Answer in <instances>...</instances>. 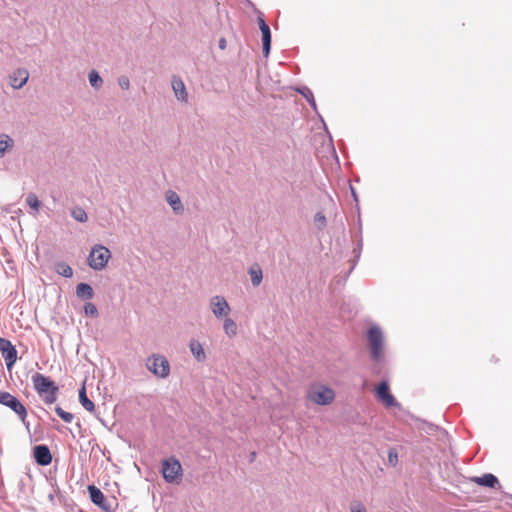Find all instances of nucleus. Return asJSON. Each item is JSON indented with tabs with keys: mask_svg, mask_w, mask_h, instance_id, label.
<instances>
[{
	"mask_svg": "<svg viewBox=\"0 0 512 512\" xmlns=\"http://www.w3.org/2000/svg\"><path fill=\"white\" fill-rule=\"evenodd\" d=\"M308 399L317 405H329L335 399V392L325 385L315 386L309 390Z\"/></svg>",
	"mask_w": 512,
	"mask_h": 512,
	"instance_id": "7",
	"label": "nucleus"
},
{
	"mask_svg": "<svg viewBox=\"0 0 512 512\" xmlns=\"http://www.w3.org/2000/svg\"><path fill=\"white\" fill-rule=\"evenodd\" d=\"M258 24H259V28H260L261 33H262V50H263V55L265 57H268L269 53H270V49H271V31H270V27L268 26V24L265 22V20L261 16L258 17Z\"/></svg>",
	"mask_w": 512,
	"mask_h": 512,
	"instance_id": "10",
	"label": "nucleus"
},
{
	"mask_svg": "<svg viewBox=\"0 0 512 512\" xmlns=\"http://www.w3.org/2000/svg\"><path fill=\"white\" fill-rule=\"evenodd\" d=\"M29 73L26 69H18L11 76V86L15 89L22 88L28 81Z\"/></svg>",
	"mask_w": 512,
	"mask_h": 512,
	"instance_id": "15",
	"label": "nucleus"
},
{
	"mask_svg": "<svg viewBox=\"0 0 512 512\" xmlns=\"http://www.w3.org/2000/svg\"><path fill=\"white\" fill-rule=\"evenodd\" d=\"M172 89L174 91L175 97L181 102L188 101V93L186 91L185 84L183 80L178 76H173L172 78Z\"/></svg>",
	"mask_w": 512,
	"mask_h": 512,
	"instance_id": "14",
	"label": "nucleus"
},
{
	"mask_svg": "<svg viewBox=\"0 0 512 512\" xmlns=\"http://www.w3.org/2000/svg\"><path fill=\"white\" fill-rule=\"evenodd\" d=\"M368 343L372 360H381L384 337L381 329L378 326H373L368 330Z\"/></svg>",
	"mask_w": 512,
	"mask_h": 512,
	"instance_id": "5",
	"label": "nucleus"
},
{
	"mask_svg": "<svg viewBox=\"0 0 512 512\" xmlns=\"http://www.w3.org/2000/svg\"><path fill=\"white\" fill-rule=\"evenodd\" d=\"M210 308L216 318L227 317L231 308L223 296L216 295L210 299Z\"/></svg>",
	"mask_w": 512,
	"mask_h": 512,
	"instance_id": "8",
	"label": "nucleus"
},
{
	"mask_svg": "<svg viewBox=\"0 0 512 512\" xmlns=\"http://www.w3.org/2000/svg\"><path fill=\"white\" fill-rule=\"evenodd\" d=\"M166 201L171 206L174 213H176V214L183 213L184 206L181 202L179 195L176 192H174L172 190L167 191L166 192Z\"/></svg>",
	"mask_w": 512,
	"mask_h": 512,
	"instance_id": "16",
	"label": "nucleus"
},
{
	"mask_svg": "<svg viewBox=\"0 0 512 512\" xmlns=\"http://www.w3.org/2000/svg\"><path fill=\"white\" fill-rule=\"evenodd\" d=\"M26 202L34 210H38L40 208V201L38 200L37 196L33 193L28 194Z\"/></svg>",
	"mask_w": 512,
	"mask_h": 512,
	"instance_id": "29",
	"label": "nucleus"
},
{
	"mask_svg": "<svg viewBox=\"0 0 512 512\" xmlns=\"http://www.w3.org/2000/svg\"><path fill=\"white\" fill-rule=\"evenodd\" d=\"M76 295L82 300H90L94 296V291L91 285L87 283H79L76 287Z\"/></svg>",
	"mask_w": 512,
	"mask_h": 512,
	"instance_id": "20",
	"label": "nucleus"
},
{
	"mask_svg": "<svg viewBox=\"0 0 512 512\" xmlns=\"http://www.w3.org/2000/svg\"><path fill=\"white\" fill-rule=\"evenodd\" d=\"M12 140L5 135L4 138H0V156H4Z\"/></svg>",
	"mask_w": 512,
	"mask_h": 512,
	"instance_id": "31",
	"label": "nucleus"
},
{
	"mask_svg": "<svg viewBox=\"0 0 512 512\" xmlns=\"http://www.w3.org/2000/svg\"><path fill=\"white\" fill-rule=\"evenodd\" d=\"M147 369L156 377L165 379L170 375V364L167 358L160 354H153L147 359Z\"/></svg>",
	"mask_w": 512,
	"mask_h": 512,
	"instance_id": "4",
	"label": "nucleus"
},
{
	"mask_svg": "<svg viewBox=\"0 0 512 512\" xmlns=\"http://www.w3.org/2000/svg\"><path fill=\"white\" fill-rule=\"evenodd\" d=\"M297 91L303 95V97L308 101V103L311 105L313 110L316 111L317 105H316L312 91L306 86H304L302 88H298Z\"/></svg>",
	"mask_w": 512,
	"mask_h": 512,
	"instance_id": "23",
	"label": "nucleus"
},
{
	"mask_svg": "<svg viewBox=\"0 0 512 512\" xmlns=\"http://www.w3.org/2000/svg\"><path fill=\"white\" fill-rule=\"evenodd\" d=\"M31 380L34 389L46 404H52L57 400L59 388L49 377L37 372L32 375Z\"/></svg>",
	"mask_w": 512,
	"mask_h": 512,
	"instance_id": "1",
	"label": "nucleus"
},
{
	"mask_svg": "<svg viewBox=\"0 0 512 512\" xmlns=\"http://www.w3.org/2000/svg\"><path fill=\"white\" fill-rule=\"evenodd\" d=\"M377 396L388 406V407H396L399 404L395 400L394 396L389 391L388 383L383 381L381 382L376 390Z\"/></svg>",
	"mask_w": 512,
	"mask_h": 512,
	"instance_id": "12",
	"label": "nucleus"
},
{
	"mask_svg": "<svg viewBox=\"0 0 512 512\" xmlns=\"http://www.w3.org/2000/svg\"><path fill=\"white\" fill-rule=\"evenodd\" d=\"M351 192H352V196L354 197V199L357 200L356 192L352 187H351Z\"/></svg>",
	"mask_w": 512,
	"mask_h": 512,
	"instance_id": "37",
	"label": "nucleus"
},
{
	"mask_svg": "<svg viewBox=\"0 0 512 512\" xmlns=\"http://www.w3.org/2000/svg\"><path fill=\"white\" fill-rule=\"evenodd\" d=\"M471 481L476 483L477 485L484 487H489L493 489L501 488L498 478L491 473H487L482 476H475L471 479Z\"/></svg>",
	"mask_w": 512,
	"mask_h": 512,
	"instance_id": "13",
	"label": "nucleus"
},
{
	"mask_svg": "<svg viewBox=\"0 0 512 512\" xmlns=\"http://www.w3.org/2000/svg\"><path fill=\"white\" fill-rule=\"evenodd\" d=\"M351 512H367L366 507L360 501H353L350 505Z\"/></svg>",
	"mask_w": 512,
	"mask_h": 512,
	"instance_id": "33",
	"label": "nucleus"
},
{
	"mask_svg": "<svg viewBox=\"0 0 512 512\" xmlns=\"http://www.w3.org/2000/svg\"><path fill=\"white\" fill-rule=\"evenodd\" d=\"M118 85L123 90H128L130 88V80L127 76L122 75L118 78Z\"/></svg>",
	"mask_w": 512,
	"mask_h": 512,
	"instance_id": "34",
	"label": "nucleus"
},
{
	"mask_svg": "<svg viewBox=\"0 0 512 512\" xmlns=\"http://www.w3.org/2000/svg\"><path fill=\"white\" fill-rule=\"evenodd\" d=\"M314 223L319 230H323L327 225V220L322 212H317L314 215Z\"/></svg>",
	"mask_w": 512,
	"mask_h": 512,
	"instance_id": "28",
	"label": "nucleus"
},
{
	"mask_svg": "<svg viewBox=\"0 0 512 512\" xmlns=\"http://www.w3.org/2000/svg\"><path fill=\"white\" fill-rule=\"evenodd\" d=\"M79 401L87 411L93 412L95 410L94 403L87 397L85 383L79 390Z\"/></svg>",
	"mask_w": 512,
	"mask_h": 512,
	"instance_id": "21",
	"label": "nucleus"
},
{
	"mask_svg": "<svg viewBox=\"0 0 512 512\" xmlns=\"http://www.w3.org/2000/svg\"><path fill=\"white\" fill-rule=\"evenodd\" d=\"M9 340L5 339V338H0V351L3 352V349L6 348V345H8Z\"/></svg>",
	"mask_w": 512,
	"mask_h": 512,
	"instance_id": "36",
	"label": "nucleus"
},
{
	"mask_svg": "<svg viewBox=\"0 0 512 512\" xmlns=\"http://www.w3.org/2000/svg\"><path fill=\"white\" fill-rule=\"evenodd\" d=\"M88 492L91 501L102 510L108 512L111 509L109 501L105 498L103 492L94 485L88 486Z\"/></svg>",
	"mask_w": 512,
	"mask_h": 512,
	"instance_id": "9",
	"label": "nucleus"
},
{
	"mask_svg": "<svg viewBox=\"0 0 512 512\" xmlns=\"http://www.w3.org/2000/svg\"><path fill=\"white\" fill-rule=\"evenodd\" d=\"M223 328H224L225 333L229 337L235 336L237 333V325H236L235 321L231 318H227V317L225 318L224 323H223Z\"/></svg>",
	"mask_w": 512,
	"mask_h": 512,
	"instance_id": "24",
	"label": "nucleus"
},
{
	"mask_svg": "<svg viewBox=\"0 0 512 512\" xmlns=\"http://www.w3.org/2000/svg\"><path fill=\"white\" fill-rule=\"evenodd\" d=\"M33 456L40 466H47L52 462V455L47 445H37L33 449Z\"/></svg>",
	"mask_w": 512,
	"mask_h": 512,
	"instance_id": "11",
	"label": "nucleus"
},
{
	"mask_svg": "<svg viewBox=\"0 0 512 512\" xmlns=\"http://www.w3.org/2000/svg\"><path fill=\"white\" fill-rule=\"evenodd\" d=\"M55 412L66 423H71L74 419L72 413L64 411L60 406L55 407Z\"/></svg>",
	"mask_w": 512,
	"mask_h": 512,
	"instance_id": "27",
	"label": "nucleus"
},
{
	"mask_svg": "<svg viewBox=\"0 0 512 512\" xmlns=\"http://www.w3.org/2000/svg\"><path fill=\"white\" fill-rule=\"evenodd\" d=\"M84 311H85L86 315H90L92 317L98 316V309H97L96 305L93 304L92 302H87L84 305Z\"/></svg>",
	"mask_w": 512,
	"mask_h": 512,
	"instance_id": "30",
	"label": "nucleus"
},
{
	"mask_svg": "<svg viewBox=\"0 0 512 512\" xmlns=\"http://www.w3.org/2000/svg\"><path fill=\"white\" fill-rule=\"evenodd\" d=\"M7 344L8 345H6V348L3 349L2 356L5 360L7 368L11 369L17 360V350L10 341H8Z\"/></svg>",
	"mask_w": 512,
	"mask_h": 512,
	"instance_id": "17",
	"label": "nucleus"
},
{
	"mask_svg": "<svg viewBox=\"0 0 512 512\" xmlns=\"http://www.w3.org/2000/svg\"><path fill=\"white\" fill-rule=\"evenodd\" d=\"M161 472L164 480L168 483H179L183 475L181 463L175 457L162 461Z\"/></svg>",
	"mask_w": 512,
	"mask_h": 512,
	"instance_id": "3",
	"label": "nucleus"
},
{
	"mask_svg": "<svg viewBox=\"0 0 512 512\" xmlns=\"http://www.w3.org/2000/svg\"><path fill=\"white\" fill-rule=\"evenodd\" d=\"M189 348H190L192 355L198 362L205 361L206 354H205L202 344L199 341L192 339L189 343Z\"/></svg>",
	"mask_w": 512,
	"mask_h": 512,
	"instance_id": "19",
	"label": "nucleus"
},
{
	"mask_svg": "<svg viewBox=\"0 0 512 512\" xmlns=\"http://www.w3.org/2000/svg\"><path fill=\"white\" fill-rule=\"evenodd\" d=\"M55 272L65 278H70L73 276L72 268L65 262H57L55 264Z\"/></svg>",
	"mask_w": 512,
	"mask_h": 512,
	"instance_id": "22",
	"label": "nucleus"
},
{
	"mask_svg": "<svg viewBox=\"0 0 512 512\" xmlns=\"http://www.w3.org/2000/svg\"><path fill=\"white\" fill-rule=\"evenodd\" d=\"M111 258L110 250L100 244L95 245L87 258L88 265L95 271L103 270Z\"/></svg>",
	"mask_w": 512,
	"mask_h": 512,
	"instance_id": "2",
	"label": "nucleus"
},
{
	"mask_svg": "<svg viewBox=\"0 0 512 512\" xmlns=\"http://www.w3.org/2000/svg\"><path fill=\"white\" fill-rule=\"evenodd\" d=\"M88 79H89L90 85L95 89H99L103 84V80L96 70H92L89 73Z\"/></svg>",
	"mask_w": 512,
	"mask_h": 512,
	"instance_id": "26",
	"label": "nucleus"
},
{
	"mask_svg": "<svg viewBox=\"0 0 512 512\" xmlns=\"http://www.w3.org/2000/svg\"><path fill=\"white\" fill-rule=\"evenodd\" d=\"M248 274L250 276L253 287H258L263 279V272L260 265L255 263L252 266H250L248 269Z\"/></svg>",
	"mask_w": 512,
	"mask_h": 512,
	"instance_id": "18",
	"label": "nucleus"
},
{
	"mask_svg": "<svg viewBox=\"0 0 512 512\" xmlns=\"http://www.w3.org/2000/svg\"><path fill=\"white\" fill-rule=\"evenodd\" d=\"M0 404L11 409L26 424L27 409L17 397L9 392L0 391Z\"/></svg>",
	"mask_w": 512,
	"mask_h": 512,
	"instance_id": "6",
	"label": "nucleus"
},
{
	"mask_svg": "<svg viewBox=\"0 0 512 512\" xmlns=\"http://www.w3.org/2000/svg\"><path fill=\"white\" fill-rule=\"evenodd\" d=\"M218 46L220 49L224 50L227 46V42L225 38H220L218 42Z\"/></svg>",
	"mask_w": 512,
	"mask_h": 512,
	"instance_id": "35",
	"label": "nucleus"
},
{
	"mask_svg": "<svg viewBox=\"0 0 512 512\" xmlns=\"http://www.w3.org/2000/svg\"><path fill=\"white\" fill-rule=\"evenodd\" d=\"M71 216L80 223H85L88 219L87 213L81 207H75L71 210Z\"/></svg>",
	"mask_w": 512,
	"mask_h": 512,
	"instance_id": "25",
	"label": "nucleus"
},
{
	"mask_svg": "<svg viewBox=\"0 0 512 512\" xmlns=\"http://www.w3.org/2000/svg\"><path fill=\"white\" fill-rule=\"evenodd\" d=\"M388 462L392 466H396L398 463V453L395 448H391L388 451Z\"/></svg>",
	"mask_w": 512,
	"mask_h": 512,
	"instance_id": "32",
	"label": "nucleus"
},
{
	"mask_svg": "<svg viewBox=\"0 0 512 512\" xmlns=\"http://www.w3.org/2000/svg\"><path fill=\"white\" fill-rule=\"evenodd\" d=\"M255 457H256V453H255V452H252V453H251V461H253V460L255 459Z\"/></svg>",
	"mask_w": 512,
	"mask_h": 512,
	"instance_id": "38",
	"label": "nucleus"
}]
</instances>
